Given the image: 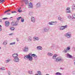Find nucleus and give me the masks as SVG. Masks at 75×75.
<instances>
[{
  "mask_svg": "<svg viewBox=\"0 0 75 75\" xmlns=\"http://www.w3.org/2000/svg\"><path fill=\"white\" fill-rule=\"evenodd\" d=\"M37 49L38 50H42V47L40 46H38L37 47Z\"/></svg>",
  "mask_w": 75,
  "mask_h": 75,
  "instance_id": "nucleus-11",
  "label": "nucleus"
},
{
  "mask_svg": "<svg viewBox=\"0 0 75 75\" xmlns=\"http://www.w3.org/2000/svg\"><path fill=\"white\" fill-rule=\"evenodd\" d=\"M67 37L68 38H70L71 37V34L69 33H67Z\"/></svg>",
  "mask_w": 75,
  "mask_h": 75,
  "instance_id": "nucleus-12",
  "label": "nucleus"
},
{
  "mask_svg": "<svg viewBox=\"0 0 75 75\" xmlns=\"http://www.w3.org/2000/svg\"><path fill=\"white\" fill-rule=\"evenodd\" d=\"M18 55L17 53H15L12 55V57L13 58H15L14 59L13 61L15 62H17L19 61V58L18 57Z\"/></svg>",
  "mask_w": 75,
  "mask_h": 75,
  "instance_id": "nucleus-2",
  "label": "nucleus"
},
{
  "mask_svg": "<svg viewBox=\"0 0 75 75\" xmlns=\"http://www.w3.org/2000/svg\"><path fill=\"white\" fill-rule=\"evenodd\" d=\"M68 18H69V19H70V18H71V16L69 15L68 16Z\"/></svg>",
  "mask_w": 75,
  "mask_h": 75,
  "instance_id": "nucleus-35",
  "label": "nucleus"
},
{
  "mask_svg": "<svg viewBox=\"0 0 75 75\" xmlns=\"http://www.w3.org/2000/svg\"><path fill=\"white\" fill-rule=\"evenodd\" d=\"M2 31V29L0 28V31Z\"/></svg>",
  "mask_w": 75,
  "mask_h": 75,
  "instance_id": "nucleus-49",
  "label": "nucleus"
},
{
  "mask_svg": "<svg viewBox=\"0 0 75 75\" xmlns=\"http://www.w3.org/2000/svg\"><path fill=\"white\" fill-rule=\"evenodd\" d=\"M54 1V0H52V1Z\"/></svg>",
  "mask_w": 75,
  "mask_h": 75,
  "instance_id": "nucleus-61",
  "label": "nucleus"
},
{
  "mask_svg": "<svg viewBox=\"0 0 75 75\" xmlns=\"http://www.w3.org/2000/svg\"><path fill=\"white\" fill-rule=\"evenodd\" d=\"M67 27L68 26L67 25H65V26H62L60 27V28H62V27H63V28H59V30H63L65 29V28H67Z\"/></svg>",
  "mask_w": 75,
  "mask_h": 75,
  "instance_id": "nucleus-4",
  "label": "nucleus"
},
{
  "mask_svg": "<svg viewBox=\"0 0 75 75\" xmlns=\"http://www.w3.org/2000/svg\"><path fill=\"white\" fill-rule=\"evenodd\" d=\"M35 6L36 8H40V7H41V4L39 2L36 4Z\"/></svg>",
  "mask_w": 75,
  "mask_h": 75,
  "instance_id": "nucleus-3",
  "label": "nucleus"
},
{
  "mask_svg": "<svg viewBox=\"0 0 75 75\" xmlns=\"http://www.w3.org/2000/svg\"><path fill=\"white\" fill-rule=\"evenodd\" d=\"M67 50H70V47H67Z\"/></svg>",
  "mask_w": 75,
  "mask_h": 75,
  "instance_id": "nucleus-43",
  "label": "nucleus"
},
{
  "mask_svg": "<svg viewBox=\"0 0 75 75\" xmlns=\"http://www.w3.org/2000/svg\"><path fill=\"white\" fill-rule=\"evenodd\" d=\"M13 18V17H10V18Z\"/></svg>",
  "mask_w": 75,
  "mask_h": 75,
  "instance_id": "nucleus-59",
  "label": "nucleus"
},
{
  "mask_svg": "<svg viewBox=\"0 0 75 75\" xmlns=\"http://www.w3.org/2000/svg\"><path fill=\"white\" fill-rule=\"evenodd\" d=\"M10 25V23L8 21H5V25L6 27H8Z\"/></svg>",
  "mask_w": 75,
  "mask_h": 75,
  "instance_id": "nucleus-8",
  "label": "nucleus"
},
{
  "mask_svg": "<svg viewBox=\"0 0 75 75\" xmlns=\"http://www.w3.org/2000/svg\"><path fill=\"white\" fill-rule=\"evenodd\" d=\"M72 17H73L74 18V17H75V14H74L73 15Z\"/></svg>",
  "mask_w": 75,
  "mask_h": 75,
  "instance_id": "nucleus-44",
  "label": "nucleus"
},
{
  "mask_svg": "<svg viewBox=\"0 0 75 75\" xmlns=\"http://www.w3.org/2000/svg\"><path fill=\"white\" fill-rule=\"evenodd\" d=\"M28 40V41H32V38H31V37L29 36Z\"/></svg>",
  "mask_w": 75,
  "mask_h": 75,
  "instance_id": "nucleus-18",
  "label": "nucleus"
},
{
  "mask_svg": "<svg viewBox=\"0 0 75 75\" xmlns=\"http://www.w3.org/2000/svg\"><path fill=\"white\" fill-rule=\"evenodd\" d=\"M57 23V22H49V25H54V24H52V23Z\"/></svg>",
  "mask_w": 75,
  "mask_h": 75,
  "instance_id": "nucleus-17",
  "label": "nucleus"
},
{
  "mask_svg": "<svg viewBox=\"0 0 75 75\" xmlns=\"http://www.w3.org/2000/svg\"><path fill=\"white\" fill-rule=\"evenodd\" d=\"M69 9H70V8H69V7H68L67 8L66 11H66V13H71L70 10L68 11L69 10Z\"/></svg>",
  "mask_w": 75,
  "mask_h": 75,
  "instance_id": "nucleus-14",
  "label": "nucleus"
},
{
  "mask_svg": "<svg viewBox=\"0 0 75 75\" xmlns=\"http://www.w3.org/2000/svg\"><path fill=\"white\" fill-rule=\"evenodd\" d=\"M60 69H62V70H63V69H64V68H62V67H61V68H60Z\"/></svg>",
  "mask_w": 75,
  "mask_h": 75,
  "instance_id": "nucleus-47",
  "label": "nucleus"
},
{
  "mask_svg": "<svg viewBox=\"0 0 75 75\" xmlns=\"http://www.w3.org/2000/svg\"><path fill=\"white\" fill-rule=\"evenodd\" d=\"M9 61H10V60H7L6 61V63H8V62H9Z\"/></svg>",
  "mask_w": 75,
  "mask_h": 75,
  "instance_id": "nucleus-36",
  "label": "nucleus"
},
{
  "mask_svg": "<svg viewBox=\"0 0 75 75\" xmlns=\"http://www.w3.org/2000/svg\"><path fill=\"white\" fill-rule=\"evenodd\" d=\"M2 22V20L1 19H0V22Z\"/></svg>",
  "mask_w": 75,
  "mask_h": 75,
  "instance_id": "nucleus-51",
  "label": "nucleus"
},
{
  "mask_svg": "<svg viewBox=\"0 0 75 75\" xmlns=\"http://www.w3.org/2000/svg\"><path fill=\"white\" fill-rule=\"evenodd\" d=\"M18 12H19V13H21V12H22V10H18Z\"/></svg>",
  "mask_w": 75,
  "mask_h": 75,
  "instance_id": "nucleus-39",
  "label": "nucleus"
},
{
  "mask_svg": "<svg viewBox=\"0 0 75 75\" xmlns=\"http://www.w3.org/2000/svg\"><path fill=\"white\" fill-rule=\"evenodd\" d=\"M7 72L8 75H11L10 74H11V73L10 72V71H8Z\"/></svg>",
  "mask_w": 75,
  "mask_h": 75,
  "instance_id": "nucleus-34",
  "label": "nucleus"
},
{
  "mask_svg": "<svg viewBox=\"0 0 75 75\" xmlns=\"http://www.w3.org/2000/svg\"><path fill=\"white\" fill-rule=\"evenodd\" d=\"M33 57H35V58H36L37 57V56L35 54H32V53H30L28 55L25 56L24 58L25 59H28L30 61H33Z\"/></svg>",
  "mask_w": 75,
  "mask_h": 75,
  "instance_id": "nucleus-1",
  "label": "nucleus"
},
{
  "mask_svg": "<svg viewBox=\"0 0 75 75\" xmlns=\"http://www.w3.org/2000/svg\"><path fill=\"white\" fill-rule=\"evenodd\" d=\"M57 54H54L52 57L53 59H55L56 58V57H57Z\"/></svg>",
  "mask_w": 75,
  "mask_h": 75,
  "instance_id": "nucleus-19",
  "label": "nucleus"
},
{
  "mask_svg": "<svg viewBox=\"0 0 75 75\" xmlns=\"http://www.w3.org/2000/svg\"><path fill=\"white\" fill-rule=\"evenodd\" d=\"M1 47H0V49H1Z\"/></svg>",
  "mask_w": 75,
  "mask_h": 75,
  "instance_id": "nucleus-62",
  "label": "nucleus"
},
{
  "mask_svg": "<svg viewBox=\"0 0 75 75\" xmlns=\"http://www.w3.org/2000/svg\"><path fill=\"white\" fill-rule=\"evenodd\" d=\"M24 21V19L23 18H21V22L22 23H23Z\"/></svg>",
  "mask_w": 75,
  "mask_h": 75,
  "instance_id": "nucleus-27",
  "label": "nucleus"
},
{
  "mask_svg": "<svg viewBox=\"0 0 75 75\" xmlns=\"http://www.w3.org/2000/svg\"><path fill=\"white\" fill-rule=\"evenodd\" d=\"M66 55L67 56V57L68 58H73L72 56L69 53H67Z\"/></svg>",
  "mask_w": 75,
  "mask_h": 75,
  "instance_id": "nucleus-6",
  "label": "nucleus"
},
{
  "mask_svg": "<svg viewBox=\"0 0 75 75\" xmlns=\"http://www.w3.org/2000/svg\"><path fill=\"white\" fill-rule=\"evenodd\" d=\"M33 39H34L35 40H34V41H38L39 40V38L37 37H33Z\"/></svg>",
  "mask_w": 75,
  "mask_h": 75,
  "instance_id": "nucleus-16",
  "label": "nucleus"
},
{
  "mask_svg": "<svg viewBox=\"0 0 75 75\" xmlns=\"http://www.w3.org/2000/svg\"><path fill=\"white\" fill-rule=\"evenodd\" d=\"M7 44V43L6 42H4L3 43V44H4V45H6V44Z\"/></svg>",
  "mask_w": 75,
  "mask_h": 75,
  "instance_id": "nucleus-40",
  "label": "nucleus"
},
{
  "mask_svg": "<svg viewBox=\"0 0 75 75\" xmlns=\"http://www.w3.org/2000/svg\"><path fill=\"white\" fill-rule=\"evenodd\" d=\"M43 31H44V32H47L49 31V29L45 28L43 29Z\"/></svg>",
  "mask_w": 75,
  "mask_h": 75,
  "instance_id": "nucleus-15",
  "label": "nucleus"
},
{
  "mask_svg": "<svg viewBox=\"0 0 75 75\" xmlns=\"http://www.w3.org/2000/svg\"><path fill=\"white\" fill-rule=\"evenodd\" d=\"M23 1L24 2L25 4H26V5H27V4H28V0H22L21 1V3H23Z\"/></svg>",
  "mask_w": 75,
  "mask_h": 75,
  "instance_id": "nucleus-5",
  "label": "nucleus"
},
{
  "mask_svg": "<svg viewBox=\"0 0 75 75\" xmlns=\"http://www.w3.org/2000/svg\"><path fill=\"white\" fill-rule=\"evenodd\" d=\"M10 10H7L6 11H5L4 12V13H7V12H8L9 11H10Z\"/></svg>",
  "mask_w": 75,
  "mask_h": 75,
  "instance_id": "nucleus-32",
  "label": "nucleus"
},
{
  "mask_svg": "<svg viewBox=\"0 0 75 75\" xmlns=\"http://www.w3.org/2000/svg\"><path fill=\"white\" fill-rule=\"evenodd\" d=\"M15 22H11V24L13 26H14L15 25Z\"/></svg>",
  "mask_w": 75,
  "mask_h": 75,
  "instance_id": "nucleus-24",
  "label": "nucleus"
},
{
  "mask_svg": "<svg viewBox=\"0 0 75 75\" xmlns=\"http://www.w3.org/2000/svg\"><path fill=\"white\" fill-rule=\"evenodd\" d=\"M38 75H41V73L40 71H38L37 72Z\"/></svg>",
  "mask_w": 75,
  "mask_h": 75,
  "instance_id": "nucleus-23",
  "label": "nucleus"
},
{
  "mask_svg": "<svg viewBox=\"0 0 75 75\" xmlns=\"http://www.w3.org/2000/svg\"><path fill=\"white\" fill-rule=\"evenodd\" d=\"M1 25H0V28H1Z\"/></svg>",
  "mask_w": 75,
  "mask_h": 75,
  "instance_id": "nucleus-57",
  "label": "nucleus"
},
{
  "mask_svg": "<svg viewBox=\"0 0 75 75\" xmlns=\"http://www.w3.org/2000/svg\"><path fill=\"white\" fill-rule=\"evenodd\" d=\"M11 13H12L13 14V13H17V12L16 11H11Z\"/></svg>",
  "mask_w": 75,
  "mask_h": 75,
  "instance_id": "nucleus-33",
  "label": "nucleus"
},
{
  "mask_svg": "<svg viewBox=\"0 0 75 75\" xmlns=\"http://www.w3.org/2000/svg\"><path fill=\"white\" fill-rule=\"evenodd\" d=\"M72 9H74V8H72Z\"/></svg>",
  "mask_w": 75,
  "mask_h": 75,
  "instance_id": "nucleus-63",
  "label": "nucleus"
},
{
  "mask_svg": "<svg viewBox=\"0 0 75 75\" xmlns=\"http://www.w3.org/2000/svg\"><path fill=\"white\" fill-rule=\"evenodd\" d=\"M28 73H29V74H32V72H33L32 71H28Z\"/></svg>",
  "mask_w": 75,
  "mask_h": 75,
  "instance_id": "nucleus-37",
  "label": "nucleus"
},
{
  "mask_svg": "<svg viewBox=\"0 0 75 75\" xmlns=\"http://www.w3.org/2000/svg\"><path fill=\"white\" fill-rule=\"evenodd\" d=\"M14 25L15 26H16V25H18V23L17 22H15V23H14Z\"/></svg>",
  "mask_w": 75,
  "mask_h": 75,
  "instance_id": "nucleus-29",
  "label": "nucleus"
},
{
  "mask_svg": "<svg viewBox=\"0 0 75 75\" xmlns=\"http://www.w3.org/2000/svg\"><path fill=\"white\" fill-rule=\"evenodd\" d=\"M28 8H33V4L30 2L29 5L28 6Z\"/></svg>",
  "mask_w": 75,
  "mask_h": 75,
  "instance_id": "nucleus-13",
  "label": "nucleus"
},
{
  "mask_svg": "<svg viewBox=\"0 0 75 75\" xmlns=\"http://www.w3.org/2000/svg\"><path fill=\"white\" fill-rule=\"evenodd\" d=\"M24 6V5H23H23H21V6Z\"/></svg>",
  "mask_w": 75,
  "mask_h": 75,
  "instance_id": "nucleus-56",
  "label": "nucleus"
},
{
  "mask_svg": "<svg viewBox=\"0 0 75 75\" xmlns=\"http://www.w3.org/2000/svg\"><path fill=\"white\" fill-rule=\"evenodd\" d=\"M33 11H30L29 12V16H32L33 15Z\"/></svg>",
  "mask_w": 75,
  "mask_h": 75,
  "instance_id": "nucleus-20",
  "label": "nucleus"
},
{
  "mask_svg": "<svg viewBox=\"0 0 75 75\" xmlns=\"http://www.w3.org/2000/svg\"><path fill=\"white\" fill-rule=\"evenodd\" d=\"M56 75H62V74L59 72H57L55 73Z\"/></svg>",
  "mask_w": 75,
  "mask_h": 75,
  "instance_id": "nucleus-22",
  "label": "nucleus"
},
{
  "mask_svg": "<svg viewBox=\"0 0 75 75\" xmlns=\"http://www.w3.org/2000/svg\"><path fill=\"white\" fill-rule=\"evenodd\" d=\"M48 55H49L50 56H51V55H52V54L51 53H48Z\"/></svg>",
  "mask_w": 75,
  "mask_h": 75,
  "instance_id": "nucleus-31",
  "label": "nucleus"
},
{
  "mask_svg": "<svg viewBox=\"0 0 75 75\" xmlns=\"http://www.w3.org/2000/svg\"><path fill=\"white\" fill-rule=\"evenodd\" d=\"M12 45H14L16 44V42H12Z\"/></svg>",
  "mask_w": 75,
  "mask_h": 75,
  "instance_id": "nucleus-45",
  "label": "nucleus"
},
{
  "mask_svg": "<svg viewBox=\"0 0 75 75\" xmlns=\"http://www.w3.org/2000/svg\"><path fill=\"white\" fill-rule=\"evenodd\" d=\"M67 48H65L64 49V51H63V52H65V53H66V52H67Z\"/></svg>",
  "mask_w": 75,
  "mask_h": 75,
  "instance_id": "nucleus-25",
  "label": "nucleus"
},
{
  "mask_svg": "<svg viewBox=\"0 0 75 75\" xmlns=\"http://www.w3.org/2000/svg\"><path fill=\"white\" fill-rule=\"evenodd\" d=\"M6 19H8L7 18H2L3 20H6Z\"/></svg>",
  "mask_w": 75,
  "mask_h": 75,
  "instance_id": "nucleus-38",
  "label": "nucleus"
},
{
  "mask_svg": "<svg viewBox=\"0 0 75 75\" xmlns=\"http://www.w3.org/2000/svg\"><path fill=\"white\" fill-rule=\"evenodd\" d=\"M24 52H28V48L25 47L24 48V50H23Z\"/></svg>",
  "mask_w": 75,
  "mask_h": 75,
  "instance_id": "nucleus-9",
  "label": "nucleus"
},
{
  "mask_svg": "<svg viewBox=\"0 0 75 75\" xmlns=\"http://www.w3.org/2000/svg\"><path fill=\"white\" fill-rule=\"evenodd\" d=\"M35 19L34 18V17L33 16H32L31 17V21L33 23H35Z\"/></svg>",
  "mask_w": 75,
  "mask_h": 75,
  "instance_id": "nucleus-10",
  "label": "nucleus"
},
{
  "mask_svg": "<svg viewBox=\"0 0 75 75\" xmlns=\"http://www.w3.org/2000/svg\"><path fill=\"white\" fill-rule=\"evenodd\" d=\"M63 28V27H62V28Z\"/></svg>",
  "mask_w": 75,
  "mask_h": 75,
  "instance_id": "nucleus-58",
  "label": "nucleus"
},
{
  "mask_svg": "<svg viewBox=\"0 0 75 75\" xmlns=\"http://www.w3.org/2000/svg\"><path fill=\"white\" fill-rule=\"evenodd\" d=\"M9 44H10V45H13V44H12V43H10Z\"/></svg>",
  "mask_w": 75,
  "mask_h": 75,
  "instance_id": "nucleus-52",
  "label": "nucleus"
},
{
  "mask_svg": "<svg viewBox=\"0 0 75 75\" xmlns=\"http://www.w3.org/2000/svg\"><path fill=\"white\" fill-rule=\"evenodd\" d=\"M4 2V0H2L0 2V3H1L2 4L3 3V2Z\"/></svg>",
  "mask_w": 75,
  "mask_h": 75,
  "instance_id": "nucleus-41",
  "label": "nucleus"
},
{
  "mask_svg": "<svg viewBox=\"0 0 75 75\" xmlns=\"http://www.w3.org/2000/svg\"><path fill=\"white\" fill-rule=\"evenodd\" d=\"M21 18H22V17H18L17 18V20H20L21 18Z\"/></svg>",
  "mask_w": 75,
  "mask_h": 75,
  "instance_id": "nucleus-26",
  "label": "nucleus"
},
{
  "mask_svg": "<svg viewBox=\"0 0 75 75\" xmlns=\"http://www.w3.org/2000/svg\"><path fill=\"white\" fill-rule=\"evenodd\" d=\"M72 74L73 75H75V71H73Z\"/></svg>",
  "mask_w": 75,
  "mask_h": 75,
  "instance_id": "nucleus-42",
  "label": "nucleus"
},
{
  "mask_svg": "<svg viewBox=\"0 0 75 75\" xmlns=\"http://www.w3.org/2000/svg\"><path fill=\"white\" fill-rule=\"evenodd\" d=\"M74 51H75V47L74 48Z\"/></svg>",
  "mask_w": 75,
  "mask_h": 75,
  "instance_id": "nucleus-60",
  "label": "nucleus"
},
{
  "mask_svg": "<svg viewBox=\"0 0 75 75\" xmlns=\"http://www.w3.org/2000/svg\"><path fill=\"white\" fill-rule=\"evenodd\" d=\"M13 34V33H11L10 34H9L10 35H12V34Z\"/></svg>",
  "mask_w": 75,
  "mask_h": 75,
  "instance_id": "nucleus-53",
  "label": "nucleus"
},
{
  "mask_svg": "<svg viewBox=\"0 0 75 75\" xmlns=\"http://www.w3.org/2000/svg\"><path fill=\"white\" fill-rule=\"evenodd\" d=\"M21 8V7H20L18 9V10H20Z\"/></svg>",
  "mask_w": 75,
  "mask_h": 75,
  "instance_id": "nucleus-46",
  "label": "nucleus"
},
{
  "mask_svg": "<svg viewBox=\"0 0 75 75\" xmlns=\"http://www.w3.org/2000/svg\"><path fill=\"white\" fill-rule=\"evenodd\" d=\"M35 75H38V74H35Z\"/></svg>",
  "mask_w": 75,
  "mask_h": 75,
  "instance_id": "nucleus-55",
  "label": "nucleus"
},
{
  "mask_svg": "<svg viewBox=\"0 0 75 75\" xmlns=\"http://www.w3.org/2000/svg\"><path fill=\"white\" fill-rule=\"evenodd\" d=\"M10 14H10V13H7V15H10Z\"/></svg>",
  "mask_w": 75,
  "mask_h": 75,
  "instance_id": "nucleus-54",
  "label": "nucleus"
},
{
  "mask_svg": "<svg viewBox=\"0 0 75 75\" xmlns=\"http://www.w3.org/2000/svg\"><path fill=\"white\" fill-rule=\"evenodd\" d=\"M16 40H17V41L18 42V41L19 40H18V38H16Z\"/></svg>",
  "mask_w": 75,
  "mask_h": 75,
  "instance_id": "nucleus-48",
  "label": "nucleus"
},
{
  "mask_svg": "<svg viewBox=\"0 0 75 75\" xmlns=\"http://www.w3.org/2000/svg\"><path fill=\"white\" fill-rule=\"evenodd\" d=\"M58 19L59 20H60V21H63L61 18V17H59Z\"/></svg>",
  "mask_w": 75,
  "mask_h": 75,
  "instance_id": "nucleus-30",
  "label": "nucleus"
},
{
  "mask_svg": "<svg viewBox=\"0 0 75 75\" xmlns=\"http://www.w3.org/2000/svg\"><path fill=\"white\" fill-rule=\"evenodd\" d=\"M72 7H75V5H73L72 6Z\"/></svg>",
  "mask_w": 75,
  "mask_h": 75,
  "instance_id": "nucleus-50",
  "label": "nucleus"
},
{
  "mask_svg": "<svg viewBox=\"0 0 75 75\" xmlns=\"http://www.w3.org/2000/svg\"><path fill=\"white\" fill-rule=\"evenodd\" d=\"M5 69H6L4 67L0 68V69H1V70H5Z\"/></svg>",
  "mask_w": 75,
  "mask_h": 75,
  "instance_id": "nucleus-28",
  "label": "nucleus"
},
{
  "mask_svg": "<svg viewBox=\"0 0 75 75\" xmlns=\"http://www.w3.org/2000/svg\"><path fill=\"white\" fill-rule=\"evenodd\" d=\"M74 18H75V17H74Z\"/></svg>",
  "mask_w": 75,
  "mask_h": 75,
  "instance_id": "nucleus-64",
  "label": "nucleus"
},
{
  "mask_svg": "<svg viewBox=\"0 0 75 75\" xmlns=\"http://www.w3.org/2000/svg\"><path fill=\"white\" fill-rule=\"evenodd\" d=\"M10 29L11 31H14L15 29V28H14V27H11Z\"/></svg>",
  "mask_w": 75,
  "mask_h": 75,
  "instance_id": "nucleus-21",
  "label": "nucleus"
},
{
  "mask_svg": "<svg viewBox=\"0 0 75 75\" xmlns=\"http://www.w3.org/2000/svg\"><path fill=\"white\" fill-rule=\"evenodd\" d=\"M62 59L60 57H58L56 58V60L57 62H58L59 61H62Z\"/></svg>",
  "mask_w": 75,
  "mask_h": 75,
  "instance_id": "nucleus-7",
  "label": "nucleus"
}]
</instances>
